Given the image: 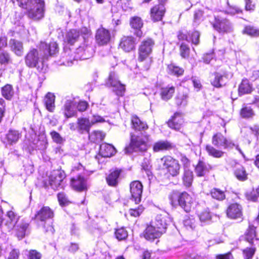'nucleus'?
<instances>
[{
	"label": "nucleus",
	"instance_id": "f257e3e1",
	"mask_svg": "<svg viewBox=\"0 0 259 259\" xmlns=\"http://www.w3.org/2000/svg\"><path fill=\"white\" fill-rule=\"evenodd\" d=\"M39 51L35 49H31L25 56V63L30 68L36 67L40 58H48L58 51V45L56 42H50L48 45L41 41L39 45Z\"/></svg>",
	"mask_w": 259,
	"mask_h": 259
},
{
	"label": "nucleus",
	"instance_id": "f03ea898",
	"mask_svg": "<svg viewBox=\"0 0 259 259\" xmlns=\"http://www.w3.org/2000/svg\"><path fill=\"white\" fill-rule=\"evenodd\" d=\"M20 7L27 11L29 18L37 20L44 17L45 2L42 0H12Z\"/></svg>",
	"mask_w": 259,
	"mask_h": 259
},
{
	"label": "nucleus",
	"instance_id": "7ed1b4c3",
	"mask_svg": "<svg viewBox=\"0 0 259 259\" xmlns=\"http://www.w3.org/2000/svg\"><path fill=\"white\" fill-rule=\"evenodd\" d=\"M53 217V211L49 206H44L37 212L34 219L37 225L43 228L46 232L53 234L55 230L49 221Z\"/></svg>",
	"mask_w": 259,
	"mask_h": 259
},
{
	"label": "nucleus",
	"instance_id": "20e7f679",
	"mask_svg": "<svg viewBox=\"0 0 259 259\" xmlns=\"http://www.w3.org/2000/svg\"><path fill=\"white\" fill-rule=\"evenodd\" d=\"M169 199L172 205L178 204L187 212L191 211L193 205L192 198L185 192L181 193L173 192L169 195Z\"/></svg>",
	"mask_w": 259,
	"mask_h": 259
},
{
	"label": "nucleus",
	"instance_id": "39448f33",
	"mask_svg": "<svg viewBox=\"0 0 259 259\" xmlns=\"http://www.w3.org/2000/svg\"><path fill=\"white\" fill-rule=\"evenodd\" d=\"M148 137L145 136L144 139L139 135L131 134V143L128 147L125 148L126 153H132L133 151L142 152L144 153V155L150 157V154L146 152L147 150V141Z\"/></svg>",
	"mask_w": 259,
	"mask_h": 259
},
{
	"label": "nucleus",
	"instance_id": "423d86ee",
	"mask_svg": "<svg viewBox=\"0 0 259 259\" xmlns=\"http://www.w3.org/2000/svg\"><path fill=\"white\" fill-rule=\"evenodd\" d=\"M164 168L167 169L168 172L172 177L177 176L179 174L180 165L176 159L170 156H165L160 160Z\"/></svg>",
	"mask_w": 259,
	"mask_h": 259
},
{
	"label": "nucleus",
	"instance_id": "0eeeda50",
	"mask_svg": "<svg viewBox=\"0 0 259 259\" xmlns=\"http://www.w3.org/2000/svg\"><path fill=\"white\" fill-rule=\"evenodd\" d=\"M107 87H111L112 91L117 96H122L125 92V85L118 80L117 74L114 72L110 73L107 81L106 82Z\"/></svg>",
	"mask_w": 259,
	"mask_h": 259
},
{
	"label": "nucleus",
	"instance_id": "6e6552de",
	"mask_svg": "<svg viewBox=\"0 0 259 259\" xmlns=\"http://www.w3.org/2000/svg\"><path fill=\"white\" fill-rule=\"evenodd\" d=\"M214 28L221 33H230L233 30L232 23L226 18L218 15L215 17Z\"/></svg>",
	"mask_w": 259,
	"mask_h": 259
},
{
	"label": "nucleus",
	"instance_id": "1a4fd4ad",
	"mask_svg": "<svg viewBox=\"0 0 259 259\" xmlns=\"http://www.w3.org/2000/svg\"><path fill=\"white\" fill-rule=\"evenodd\" d=\"M65 178V175L63 171L54 170L49 176V184L52 188L54 190L63 188L65 186L64 182Z\"/></svg>",
	"mask_w": 259,
	"mask_h": 259
},
{
	"label": "nucleus",
	"instance_id": "9d476101",
	"mask_svg": "<svg viewBox=\"0 0 259 259\" xmlns=\"http://www.w3.org/2000/svg\"><path fill=\"white\" fill-rule=\"evenodd\" d=\"M154 46V41L151 38L144 40L139 48V58L140 61H144L151 54Z\"/></svg>",
	"mask_w": 259,
	"mask_h": 259
},
{
	"label": "nucleus",
	"instance_id": "9b49d317",
	"mask_svg": "<svg viewBox=\"0 0 259 259\" xmlns=\"http://www.w3.org/2000/svg\"><path fill=\"white\" fill-rule=\"evenodd\" d=\"M212 144L218 148L224 149L233 148L235 144L231 140H228L221 133L214 135L212 138Z\"/></svg>",
	"mask_w": 259,
	"mask_h": 259
},
{
	"label": "nucleus",
	"instance_id": "f8f14e48",
	"mask_svg": "<svg viewBox=\"0 0 259 259\" xmlns=\"http://www.w3.org/2000/svg\"><path fill=\"white\" fill-rule=\"evenodd\" d=\"M171 222V219L168 214H160L157 215L154 222H152V224L159 231H161V233L163 234L165 232L167 226Z\"/></svg>",
	"mask_w": 259,
	"mask_h": 259
},
{
	"label": "nucleus",
	"instance_id": "ddd939ff",
	"mask_svg": "<svg viewBox=\"0 0 259 259\" xmlns=\"http://www.w3.org/2000/svg\"><path fill=\"white\" fill-rule=\"evenodd\" d=\"M130 192L132 199L136 204L139 203L141 201L143 192V185L138 181L132 182L130 184Z\"/></svg>",
	"mask_w": 259,
	"mask_h": 259
},
{
	"label": "nucleus",
	"instance_id": "4468645a",
	"mask_svg": "<svg viewBox=\"0 0 259 259\" xmlns=\"http://www.w3.org/2000/svg\"><path fill=\"white\" fill-rule=\"evenodd\" d=\"M96 40L99 45H104L109 42L111 35L109 31L103 27L99 28L96 33Z\"/></svg>",
	"mask_w": 259,
	"mask_h": 259
},
{
	"label": "nucleus",
	"instance_id": "2eb2a0df",
	"mask_svg": "<svg viewBox=\"0 0 259 259\" xmlns=\"http://www.w3.org/2000/svg\"><path fill=\"white\" fill-rule=\"evenodd\" d=\"M165 12V8L161 3L156 5L151 8L150 15L151 19L154 21H159L162 20Z\"/></svg>",
	"mask_w": 259,
	"mask_h": 259
},
{
	"label": "nucleus",
	"instance_id": "dca6fc26",
	"mask_svg": "<svg viewBox=\"0 0 259 259\" xmlns=\"http://www.w3.org/2000/svg\"><path fill=\"white\" fill-rule=\"evenodd\" d=\"M163 233L159 231L152 223L148 226L145 230L144 237L147 240L153 241L155 239L160 237Z\"/></svg>",
	"mask_w": 259,
	"mask_h": 259
},
{
	"label": "nucleus",
	"instance_id": "f3484780",
	"mask_svg": "<svg viewBox=\"0 0 259 259\" xmlns=\"http://www.w3.org/2000/svg\"><path fill=\"white\" fill-rule=\"evenodd\" d=\"M228 217L232 219H241L242 216V207L238 203L231 204L227 210Z\"/></svg>",
	"mask_w": 259,
	"mask_h": 259
},
{
	"label": "nucleus",
	"instance_id": "a211bd4d",
	"mask_svg": "<svg viewBox=\"0 0 259 259\" xmlns=\"http://www.w3.org/2000/svg\"><path fill=\"white\" fill-rule=\"evenodd\" d=\"M136 39L132 36H123L119 44L120 47L124 51L129 52L135 49Z\"/></svg>",
	"mask_w": 259,
	"mask_h": 259
},
{
	"label": "nucleus",
	"instance_id": "6ab92c4d",
	"mask_svg": "<svg viewBox=\"0 0 259 259\" xmlns=\"http://www.w3.org/2000/svg\"><path fill=\"white\" fill-rule=\"evenodd\" d=\"M71 184L73 188L77 191H83L88 189L86 179L80 176L72 178Z\"/></svg>",
	"mask_w": 259,
	"mask_h": 259
},
{
	"label": "nucleus",
	"instance_id": "aec40b11",
	"mask_svg": "<svg viewBox=\"0 0 259 259\" xmlns=\"http://www.w3.org/2000/svg\"><path fill=\"white\" fill-rule=\"evenodd\" d=\"M11 51L17 56H22L24 52L23 45L22 41L15 39H11L9 43Z\"/></svg>",
	"mask_w": 259,
	"mask_h": 259
},
{
	"label": "nucleus",
	"instance_id": "412c9836",
	"mask_svg": "<svg viewBox=\"0 0 259 259\" xmlns=\"http://www.w3.org/2000/svg\"><path fill=\"white\" fill-rule=\"evenodd\" d=\"M76 103L72 100H67L64 105V114L65 116L68 118L75 115L76 111L75 110Z\"/></svg>",
	"mask_w": 259,
	"mask_h": 259
},
{
	"label": "nucleus",
	"instance_id": "4be33fe9",
	"mask_svg": "<svg viewBox=\"0 0 259 259\" xmlns=\"http://www.w3.org/2000/svg\"><path fill=\"white\" fill-rule=\"evenodd\" d=\"M92 123L89 119L86 118H79L77 119V130L80 134L85 133L89 134Z\"/></svg>",
	"mask_w": 259,
	"mask_h": 259
},
{
	"label": "nucleus",
	"instance_id": "5701e85b",
	"mask_svg": "<svg viewBox=\"0 0 259 259\" xmlns=\"http://www.w3.org/2000/svg\"><path fill=\"white\" fill-rule=\"evenodd\" d=\"M211 168L209 164L199 161L195 167V172L198 177H203L208 173Z\"/></svg>",
	"mask_w": 259,
	"mask_h": 259
},
{
	"label": "nucleus",
	"instance_id": "b1692460",
	"mask_svg": "<svg viewBox=\"0 0 259 259\" xmlns=\"http://www.w3.org/2000/svg\"><path fill=\"white\" fill-rule=\"evenodd\" d=\"M183 122L182 114L180 113H175L171 119L168 121V125L169 127L175 130H180Z\"/></svg>",
	"mask_w": 259,
	"mask_h": 259
},
{
	"label": "nucleus",
	"instance_id": "393cba45",
	"mask_svg": "<svg viewBox=\"0 0 259 259\" xmlns=\"http://www.w3.org/2000/svg\"><path fill=\"white\" fill-rule=\"evenodd\" d=\"M130 25L132 28L136 30L135 32V35L138 37H141L143 33L141 28L143 25V22L141 18L138 16L132 17L130 20Z\"/></svg>",
	"mask_w": 259,
	"mask_h": 259
},
{
	"label": "nucleus",
	"instance_id": "a878e982",
	"mask_svg": "<svg viewBox=\"0 0 259 259\" xmlns=\"http://www.w3.org/2000/svg\"><path fill=\"white\" fill-rule=\"evenodd\" d=\"M214 75V78L211 81L213 86L220 88L226 84L228 80L227 74L226 73L215 72Z\"/></svg>",
	"mask_w": 259,
	"mask_h": 259
},
{
	"label": "nucleus",
	"instance_id": "bb28decb",
	"mask_svg": "<svg viewBox=\"0 0 259 259\" xmlns=\"http://www.w3.org/2000/svg\"><path fill=\"white\" fill-rule=\"evenodd\" d=\"M99 153L102 157H109L115 154L116 149L112 145L103 143L100 145Z\"/></svg>",
	"mask_w": 259,
	"mask_h": 259
},
{
	"label": "nucleus",
	"instance_id": "cd10ccee",
	"mask_svg": "<svg viewBox=\"0 0 259 259\" xmlns=\"http://www.w3.org/2000/svg\"><path fill=\"white\" fill-rule=\"evenodd\" d=\"M29 233V223L22 221L17 226V236L20 239H22Z\"/></svg>",
	"mask_w": 259,
	"mask_h": 259
},
{
	"label": "nucleus",
	"instance_id": "c85d7f7f",
	"mask_svg": "<svg viewBox=\"0 0 259 259\" xmlns=\"http://www.w3.org/2000/svg\"><path fill=\"white\" fill-rule=\"evenodd\" d=\"M245 240L249 242L251 245H253L255 242H257L258 239L256 237L255 227L250 225L245 234Z\"/></svg>",
	"mask_w": 259,
	"mask_h": 259
},
{
	"label": "nucleus",
	"instance_id": "c756f323",
	"mask_svg": "<svg viewBox=\"0 0 259 259\" xmlns=\"http://www.w3.org/2000/svg\"><path fill=\"white\" fill-rule=\"evenodd\" d=\"M120 173L121 171L118 169L111 171L106 179L107 184L110 186L116 187L118 184Z\"/></svg>",
	"mask_w": 259,
	"mask_h": 259
},
{
	"label": "nucleus",
	"instance_id": "7c9ffc66",
	"mask_svg": "<svg viewBox=\"0 0 259 259\" xmlns=\"http://www.w3.org/2000/svg\"><path fill=\"white\" fill-rule=\"evenodd\" d=\"M55 95L51 93H48L45 97L44 103L45 106L47 109L51 112L54 111L55 108Z\"/></svg>",
	"mask_w": 259,
	"mask_h": 259
},
{
	"label": "nucleus",
	"instance_id": "2f4dec72",
	"mask_svg": "<svg viewBox=\"0 0 259 259\" xmlns=\"http://www.w3.org/2000/svg\"><path fill=\"white\" fill-rule=\"evenodd\" d=\"M7 220L5 225L8 227L9 230L13 229L18 221V218L12 211H9L7 214Z\"/></svg>",
	"mask_w": 259,
	"mask_h": 259
},
{
	"label": "nucleus",
	"instance_id": "473e14b6",
	"mask_svg": "<svg viewBox=\"0 0 259 259\" xmlns=\"http://www.w3.org/2000/svg\"><path fill=\"white\" fill-rule=\"evenodd\" d=\"M172 144L167 141H160L153 145V150L155 152H158L160 151L167 150L171 149Z\"/></svg>",
	"mask_w": 259,
	"mask_h": 259
},
{
	"label": "nucleus",
	"instance_id": "72a5a7b5",
	"mask_svg": "<svg viewBox=\"0 0 259 259\" xmlns=\"http://www.w3.org/2000/svg\"><path fill=\"white\" fill-rule=\"evenodd\" d=\"M175 91V88L172 86L162 88L160 92L161 98L164 101H168L172 98Z\"/></svg>",
	"mask_w": 259,
	"mask_h": 259
},
{
	"label": "nucleus",
	"instance_id": "f704fd0d",
	"mask_svg": "<svg viewBox=\"0 0 259 259\" xmlns=\"http://www.w3.org/2000/svg\"><path fill=\"white\" fill-rule=\"evenodd\" d=\"M21 137V133L15 130H10L6 135L8 143L11 145L16 143Z\"/></svg>",
	"mask_w": 259,
	"mask_h": 259
},
{
	"label": "nucleus",
	"instance_id": "c9c22d12",
	"mask_svg": "<svg viewBox=\"0 0 259 259\" xmlns=\"http://www.w3.org/2000/svg\"><path fill=\"white\" fill-rule=\"evenodd\" d=\"M131 121L132 128L135 131H142L148 128L147 124L142 122L137 116H133Z\"/></svg>",
	"mask_w": 259,
	"mask_h": 259
},
{
	"label": "nucleus",
	"instance_id": "e433bc0d",
	"mask_svg": "<svg viewBox=\"0 0 259 259\" xmlns=\"http://www.w3.org/2000/svg\"><path fill=\"white\" fill-rule=\"evenodd\" d=\"M252 91V87L249 84L248 80L243 79L238 88V94L240 96L249 94Z\"/></svg>",
	"mask_w": 259,
	"mask_h": 259
},
{
	"label": "nucleus",
	"instance_id": "4c0bfd02",
	"mask_svg": "<svg viewBox=\"0 0 259 259\" xmlns=\"http://www.w3.org/2000/svg\"><path fill=\"white\" fill-rule=\"evenodd\" d=\"M79 36V33L78 31L75 29H71L66 34L65 39L68 44L72 45L77 41Z\"/></svg>",
	"mask_w": 259,
	"mask_h": 259
},
{
	"label": "nucleus",
	"instance_id": "58836bf2",
	"mask_svg": "<svg viewBox=\"0 0 259 259\" xmlns=\"http://www.w3.org/2000/svg\"><path fill=\"white\" fill-rule=\"evenodd\" d=\"M242 33L251 37H257L259 36V29L253 26L247 25L244 27Z\"/></svg>",
	"mask_w": 259,
	"mask_h": 259
},
{
	"label": "nucleus",
	"instance_id": "ea45409f",
	"mask_svg": "<svg viewBox=\"0 0 259 259\" xmlns=\"http://www.w3.org/2000/svg\"><path fill=\"white\" fill-rule=\"evenodd\" d=\"M205 149L209 155L215 158H221L224 154L223 151L216 149L210 145H206Z\"/></svg>",
	"mask_w": 259,
	"mask_h": 259
},
{
	"label": "nucleus",
	"instance_id": "a19ab883",
	"mask_svg": "<svg viewBox=\"0 0 259 259\" xmlns=\"http://www.w3.org/2000/svg\"><path fill=\"white\" fill-rule=\"evenodd\" d=\"M198 216L201 223H207L210 222L211 220V214L207 208L198 212Z\"/></svg>",
	"mask_w": 259,
	"mask_h": 259
},
{
	"label": "nucleus",
	"instance_id": "79ce46f5",
	"mask_svg": "<svg viewBox=\"0 0 259 259\" xmlns=\"http://www.w3.org/2000/svg\"><path fill=\"white\" fill-rule=\"evenodd\" d=\"M167 72L169 74L179 76L183 74L184 69L173 64H170L167 66Z\"/></svg>",
	"mask_w": 259,
	"mask_h": 259
},
{
	"label": "nucleus",
	"instance_id": "37998d69",
	"mask_svg": "<svg viewBox=\"0 0 259 259\" xmlns=\"http://www.w3.org/2000/svg\"><path fill=\"white\" fill-rule=\"evenodd\" d=\"M193 180V174L191 170L187 169L184 170V176L183 177V183L187 187H189L192 183Z\"/></svg>",
	"mask_w": 259,
	"mask_h": 259
},
{
	"label": "nucleus",
	"instance_id": "c03bdc74",
	"mask_svg": "<svg viewBox=\"0 0 259 259\" xmlns=\"http://www.w3.org/2000/svg\"><path fill=\"white\" fill-rule=\"evenodd\" d=\"M14 90L11 85L7 84L2 88V96L7 100H11L14 95Z\"/></svg>",
	"mask_w": 259,
	"mask_h": 259
},
{
	"label": "nucleus",
	"instance_id": "a18cd8bd",
	"mask_svg": "<svg viewBox=\"0 0 259 259\" xmlns=\"http://www.w3.org/2000/svg\"><path fill=\"white\" fill-rule=\"evenodd\" d=\"M35 145L34 148L38 150H44L47 148L48 143L46 138L42 136L37 138Z\"/></svg>",
	"mask_w": 259,
	"mask_h": 259
},
{
	"label": "nucleus",
	"instance_id": "49530a36",
	"mask_svg": "<svg viewBox=\"0 0 259 259\" xmlns=\"http://www.w3.org/2000/svg\"><path fill=\"white\" fill-rule=\"evenodd\" d=\"M188 99L187 93H179L176 98V103L179 106H185L187 104Z\"/></svg>",
	"mask_w": 259,
	"mask_h": 259
},
{
	"label": "nucleus",
	"instance_id": "de8ad7c7",
	"mask_svg": "<svg viewBox=\"0 0 259 259\" xmlns=\"http://www.w3.org/2000/svg\"><path fill=\"white\" fill-rule=\"evenodd\" d=\"M210 195L213 198L220 201L225 198L224 192L219 189H212L210 191Z\"/></svg>",
	"mask_w": 259,
	"mask_h": 259
},
{
	"label": "nucleus",
	"instance_id": "09e8293b",
	"mask_svg": "<svg viewBox=\"0 0 259 259\" xmlns=\"http://www.w3.org/2000/svg\"><path fill=\"white\" fill-rule=\"evenodd\" d=\"M104 137V136L103 135V133L100 131H95L91 134H89L90 140L94 143L102 140Z\"/></svg>",
	"mask_w": 259,
	"mask_h": 259
},
{
	"label": "nucleus",
	"instance_id": "8fccbe9b",
	"mask_svg": "<svg viewBox=\"0 0 259 259\" xmlns=\"http://www.w3.org/2000/svg\"><path fill=\"white\" fill-rule=\"evenodd\" d=\"M190 48L185 42H182L180 46V53L181 56L184 59L188 58L190 55Z\"/></svg>",
	"mask_w": 259,
	"mask_h": 259
},
{
	"label": "nucleus",
	"instance_id": "3c124183",
	"mask_svg": "<svg viewBox=\"0 0 259 259\" xmlns=\"http://www.w3.org/2000/svg\"><path fill=\"white\" fill-rule=\"evenodd\" d=\"M235 175L240 181H244L247 179V174L245 169L242 166L237 168L235 171Z\"/></svg>",
	"mask_w": 259,
	"mask_h": 259
},
{
	"label": "nucleus",
	"instance_id": "603ef678",
	"mask_svg": "<svg viewBox=\"0 0 259 259\" xmlns=\"http://www.w3.org/2000/svg\"><path fill=\"white\" fill-rule=\"evenodd\" d=\"M184 225L187 229L193 230L196 226L195 220L194 218L186 216L183 221Z\"/></svg>",
	"mask_w": 259,
	"mask_h": 259
},
{
	"label": "nucleus",
	"instance_id": "864d4df0",
	"mask_svg": "<svg viewBox=\"0 0 259 259\" xmlns=\"http://www.w3.org/2000/svg\"><path fill=\"white\" fill-rule=\"evenodd\" d=\"M188 35L189 37V42L191 41L192 44L195 45H198L199 44L200 33L198 31H190Z\"/></svg>",
	"mask_w": 259,
	"mask_h": 259
},
{
	"label": "nucleus",
	"instance_id": "5fc2aeb1",
	"mask_svg": "<svg viewBox=\"0 0 259 259\" xmlns=\"http://www.w3.org/2000/svg\"><path fill=\"white\" fill-rule=\"evenodd\" d=\"M116 238L119 240L125 239L128 236L127 232L123 228L117 229L115 232Z\"/></svg>",
	"mask_w": 259,
	"mask_h": 259
},
{
	"label": "nucleus",
	"instance_id": "6e6d98bb",
	"mask_svg": "<svg viewBox=\"0 0 259 259\" xmlns=\"http://www.w3.org/2000/svg\"><path fill=\"white\" fill-rule=\"evenodd\" d=\"M255 248L254 247H247L243 250L244 259H250L254 254Z\"/></svg>",
	"mask_w": 259,
	"mask_h": 259
},
{
	"label": "nucleus",
	"instance_id": "4d7b16f0",
	"mask_svg": "<svg viewBox=\"0 0 259 259\" xmlns=\"http://www.w3.org/2000/svg\"><path fill=\"white\" fill-rule=\"evenodd\" d=\"M141 166L142 169L146 171L148 176H149L150 174H151V165L150 159L147 157H145L144 159H143V161L142 163Z\"/></svg>",
	"mask_w": 259,
	"mask_h": 259
},
{
	"label": "nucleus",
	"instance_id": "13d9d810",
	"mask_svg": "<svg viewBox=\"0 0 259 259\" xmlns=\"http://www.w3.org/2000/svg\"><path fill=\"white\" fill-rule=\"evenodd\" d=\"M10 61V56L9 53L6 51H2L0 53V63L3 65V64H8Z\"/></svg>",
	"mask_w": 259,
	"mask_h": 259
},
{
	"label": "nucleus",
	"instance_id": "bf43d9fd",
	"mask_svg": "<svg viewBox=\"0 0 259 259\" xmlns=\"http://www.w3.org/2000/svg\"><path fill=\"white\" fill-rule=\"evenodd\" d=\"M58 199L60 204L62 206L67 205L69 203L68 198L63 192L58 194Z\"/></svg>",
	"mask_w": 259,
	"mask_h": 259
},
{
	"label": "nucleus",
	"instance_id": "052dcab7",
	"mask_svg": "<svg viewBox=\"0 0 259 259\" xmlns=\"http://www.w3.org/2000/svg\"><path fill=\"white\" fill-rule=\"evenodd\" d=\"M144 210V207L142 206H139L136 208H131L129 210V213L131 215L136 217L140 215Z\"/></svg>",
	"mask_w": 259,
	"mask_h": 259
},
{
	"label": "nucleus",
	"instance_id": "680f3d73",
	"mask_svg": "<svg viewBox=\"0 0 259 259\" xmlns=\"http://www.w3.org/2000/svg\"><path fill=\"white\" fill-rule=\"evenodd\" d=\"M241 115L243 117L248 118L253 115V111L250 107H244L241 111Z\"/></svg>",
	"mask_w": 259,
	"mask_h": 259
},
{
	"label": "nucleus",
	"instance_id": "e2e57ef3",
	"mask_svg": "<svg viewBox=\"0 0 259 259\" xmlns=\"http://www.w3.org/2000/svg\"><path fill=\"white\" fill-rule=\"evenodd\" d=\"M51 135L55 142L58 144H61L63 143V139L58 133L55 131H53L51 133Z\"/></svg>",
	"mask_w": 259,
	"mask_h": 259
},
{
	"label": "nucleus",
	"instance_id": "0e129e2a",
	"mask_svg": "<svg viewBox=\"0 0 259 259\" xmlns=\"http://www.w3.org/2000/svg\"><path fill=\"white\" fill-rule=\"evenodd\" d=\"M41 254L40 252L36 250H30L29 251L28 258L29 259H40Z\"/></svg>",
	"mask_w": 259,
	"mask_h": 259
},
{
	"label": "nucleus",
	"instance_id": "69168bd1",
	"mask_svg": "<svg viewBox=\"0 0 259 259\" xmlns=\"http://www.w3.org/2000/svg\"><path fill=\"white\" fill-rule=\"evenodd\" d=\"M259 196L256 191H252L250 192H247L246 193V197L248 200H250L253 201L257 200V197Z\"/></svg>",
	"mask_w": 259,
	"mask_h": 259
},
{
	"label": "nucleus",
	"instance_id": "338daca9",
	"mask_svg": "<svg viewBox=\"0 0 259 259\" xmlns=\"http://www.w3.org/2000/svg\"><path fill=\"white\" fill-rule=\"evenodd\" d=\"M88 105V103L87 102L80 101L77 106V108L79 111L83 112L87 109Z\"/></svg>",
	"mask_w": 259,
	"mask_h": 259
},
{
	"label": "nucleus",
	"instance_id": "774afa93",
	"mask_svg": "<svg viewBox=\"0 0 259 259\" xmlns=\"http://www.w3.org/2000/svg\"><path fill=\"white\" fill-rule=\"evenodd\" d=\"M19 255V251L18 249H13L9 254L7 259H18Z\"/></svg>",
	"mask_w": 259,
	"mask_h": 259
}]
</instances>
